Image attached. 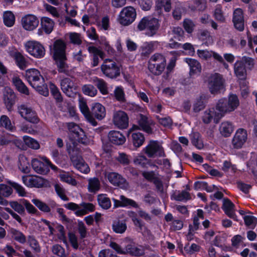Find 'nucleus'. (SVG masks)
I'll use <instances>...</instances> for the list:
<instances>
[{
	"instance_id": "54",
	"label": "nucleus",
	"mask_w": 257,
	"mask_h": 257,
	"mask_svg": "<svg viewBox=\"0 0 257 257\" xmlns=\"http://www.w3.org/2000/svg\"><path fill=\"white\" fill-rule=\"evenodd\" d=\"M77 153H75V155ZM74 161H71L74 163V164L75 165L76 168L79 170L81 172L84 173H88L89 172V168L88 166L86 164L82 163L81 162H77V157L75 156Z\"/></svg>"
},
{
	"instance_id": "17",
	"label": "nucleus",
	"mask_w": 257,
	"mask_h": 257,
	"mask_svg": "<svg viewBox=\"0 0 257 257\" xmlns=\"http://www.w3.org/2000/svg\"><path fill=\"white\" fill-rule=\"evenodd\" d=\"M232 22L234 28L239 32L244 29V19L243 12L240 8L235 9L233 13Z\"/></svg>"
},
{
	"instance_id": "24",
	"label": "nucleus",
	"mask_w": 257,
	"mask_h": 257,
	"mask_svg": "<svg viewBox=\"0 0 257 257\" xmlns=\"http://www.w3.org/2000/svg\"><path fill=\"white\" fill-rule=\"evenodd\" d=\"M12 82L13 85L15 86L19 92L27 95H29L30 92L28 88L19 76L13 77Z\"/></svg>"
},
{
	"instance_id": "10",
	"label": "nucleus",
	"mask_w": 257,
	"mask_h": 257,
	"mask_svg": "<svg viewBox=\"0 0 257 257\" xmlns=\"http://www.w3.org/2000/svg\"><path fill=\"white\" fill-rule=\"evenodd\" d=\"M60 86L63 93L69 97H74L78 93V86L71 78H62L60 81Z\"/></svg>"
},
{
	"instance_id": "21",
	"label": "nucleus",
	"mask_w": 257,
	"mask_h": 257,
	"mask_svg": "<svg viewBox=\"0 0 257 257\" xmlns=\"http://www.w3.org/2000/svg\"><path fill=\"white\" fill-rule=\"evenodd\" d=\"M184 62L187 63L190 68L189 75L191 77L199 75L202 70L200 63L196 60L192 58H186Z\"/></svg>"
},
{
	"instance_id": "2",
	"label": "nucleus",
	"mask_w": 257,
	"mask_h": 257,
	"mask_svg": "<svg viewBox=\"0 0 257 257\" xmlns=\"http://www.w3.org/2000/svg\"><path fill=\"white\" fill-rule=\"evenodd\" d=\"M25 77L30 85L40 94L47 96L49 94L47 85L40 72L35 68L26 71Z\"/></svg>"
},
{
	"instance_id": "50",
	"label": "nucleus",
	"mask_w": 257,
	"mask_h": 257,
	"mask_svg": "<svg viewBox=\"0 0 257 257\" xmlns=\"http://www.w3.org/2000/svg\"><path fill=\"white\" fill-rule=\"evenodd\" d=\"M130 216L132 217V221L134 222V225L138 227V231L141 232L146 227L145 223L141 220L136 217V214L134 212H131L130 213Z\"/></svg>"
},
{
	"instance_id": "5",
	"label": "nucleus",
	"mask_w": 257,
	"mask_h": 257,
	"mask_svg": "<svg viewBox=\"0 0 257 257\" xmlns=\"http://www.w3.org/2000/svg\"><path fill=\"white\" fill-rule=\"evenodd\" d=\"M160 24L158 19L150 17H144L139 22L137 28L139 31H147L149 36L155 35L159 28Z\"/></svg>"
},
{
	"instance_id": "58",
	"label": "nucleus",
	"mask_w": 257,
	"mask_h": 257,
	"mask_svg": "<svg viewBox=\"0 0 257 257\" xmlns=\"http://www.w3.org/2000/svg\"><path fill=\"white\" fill-rule=\"evenodd\" d=\"M21 115L26 120L31 123H37L40 120L36 113H21Z\"/></svg>"
},
{
	"instance_id": "42",
	"label": "nucleus",
	"mask_w": 257,
	"mask_h": 257,
	"mask_svg": "<svg viewBox=\"0 0 257 257\" xmlns=\"http://www.w3.org/2000/svg\"><path fill=\"white\" fill-rule=\"evenodd\" d=\"M82 90L84 94L93 97L97 93L96 88L91 84H85L82 87Z\"/></svg>"
},
{
	"instance_id": "25",
	"label": "nucleus",
	"mask_w": 257,
	"mask_h": 257,
	"mask_svg": "<svg viewBox=\"0 0 257 257\" xmlns=\"http://www.w3.org/2000/svg\"><path fill=\"white\" fill-rule=\"evenodd\" d=\"M234 205L228 199H223V209L225 214L230 218L237 220L236 216L234 213Z\"/></svg>"
},
{
	"instance_id": "36",
	"label": "nucleus",
	"mask_w": 257,
	"mask_h": 257,
	"mask_svg": "<svg viewBox=\"0 0 257 257\" xmlns=\"http://www.w3.org/2000/svg\"><path fill=\"white\" fill-rule=\"evenodd\" d=\"M154 42L144 43L140 48V51L141 52L142 56L148 57L154 51Z\"/></svg>"
},
{
	"instance_id": "56",
	"label": "nucleus",
	"mask_w": 257,
	"mask_h": 257,
	"mask_svg": "<svg viewBox=\"0 0 257 257\" xmlns=\"http://www.w3.org/2000/svg\"><path fill=\"white\" fill-rule=\"evenodd\" d=\"M0 122L2 126L5 127L6 129L13 131L14 129L9 118L6 115H2L1 117Z\"/></svg>"
},
{
	"instance_id": "53",
	"label": "nucleus",
	"mask_w": 257,
	"mask_h": 257,
	"mask_svg": "<svg viewBox=\"0 0 257 257\" xmlns=\"http://www.w3.org/2000/svg\"><path fill=\"white\" fill-rule=\"evenodd\" d=\"M191 142L197 148L201 149L203 147L202 141L200 139V135L198 133H194L191 136Z\"/></svg>"
},
{
	"instance_id": "59",
	"label": "nucleus",
	"mask_w": 257,
	"mask_h": 257,
	"mask_svg": "<svg viewBox=\"0 0 257 257\" xmlns=\"http://www.w3.org/2000/svg\"><path fill=\"white\" fill-rule=\"evenodd\" d=\"M173 197L174 199L179 201L187 200L190 199L189 193L186 191H182L181 192H178L177 193H175L173 194Z\"/></svg>"
},
{
	"instance_id": "12",
	"label": "nucleus",
	"mask_w": 257,
	"mask_h": 257,
	"mask_svg": "<svg viewBox=\"0 0 257 257\" xmlns=\"http://www.w3.org/2000/svg\"><path fill=\"white\" fill-rule=\"evenodd\" d=\"M109 63L103 64L101 66V69L103 73L107 77L110 78H116L120 75V69L115 62L109 60Z\"/></svg>"
},
{
	"instance_id": "6",
	"label": "nucleus",
	"mask_w": 257,
	"mask_h": 257,
	"mask_svg": "<svg viewBox=\"0 0 257 257\" xmlns=\"http://www.w3.org/2000/svg\"><path fill=\"white\" fill-rule=\"evenodd\" d=\"M239 104L237 96L236 94H231L228 99H220L216 105V109L219 112H231L237 107Z\"/></svg>"
},
{
	"instance_id": "37",
	"label": "nucleus",
	"mask_w": 257,
	"mask_h": 257,
	"mask_svg": "<svg viewBox=\"0 0 257 257\" xmlns=\"http://www.w3.org/2000/svg\"><path fill=\"white\" fill-rule=\"evenodd\" d=\"M125 254H130L132 255L140 256L143 254L142 250L136 247L132 243H128L124 248Z\"/></svg>"
},
{
	"instance_id": "61",
	"label": "nucleus",
	"mask_w": 257,
	"mask_h": 257,
	"mask_svg": "<svg viewBox=\"0 0 257 257\" xmlns=\"http://www.w3.org/2000/svg\"><path fill=\"white\" fill-rule=\"evenodd\" d=\"M32 202L42 211L49 212L50 211V207L45 203L39 199H34Z\"/></svg>"
},
{
	"instance_id": "23",
	"label": "nucleus",
	"mask_w": 257,
	"mask_h": 257,
	"mask_svg": "<svg viewBox=\"0 0 257 257\" xmlns=\"http://www.w3.org/2000/svg\"><path fill=\"white\" fill-rule=\"evenodd\" d=\"M87 49L89 53L93 54V60L91 63L92 67L97 66L99 63L98 57L103 59L104 53L102 50L94 46H89Z\"/></svg>"
},
{
	"instance_id": "39",
	"label": "nucleus",
	"mask_w": 257,
	"mask_h": 257,
	"mask_svg": "<svg viewBox=\"0 0 257 257\" xmlns=\"http://www.w3.org/2000/svg\"><path fill=\"white\" fill-rule=\"evenodd\" d=\"M3 22L5 26L8 27L13 26L15 22V17L11 11H7L4 13Z\"/></svg>"
},
{
	"instance_id": "35",
	"label": "nucleus",
	"mask_w": 257,
	"mask_h": 257,
	"mask_svg": "<svg viewBox=\"0 0 257 257\" xmlns=\"http://www.w3.org/2000/svg\"><path fill=\"white\" fill-rule=\"evenodd\" d=\"M83 114L86 120L93 126L97 125L95 118L100 120L105 116V113H83Z\"/></svg>"
},
{
	"instance_id": "7",
	"label": "nucleus",
	"mask_w": 257,
	"mask_h": 257,
	"mask_svg": "<svg viewBox=\"0 0 257 257\" xmlns=\"http://www.w3.org/2000/svg\"><path fill=\"white\" fill-rule=\"evenodd\" d=\"M138 125H134L133 130H141L148 134L153 133L152 126L155 124L154 121L147 115L139 113L137 116Z\"/></svg>"
},
{
	"instance_id": "31",
	"label": "nucleus",
	"mask_w": 257,
	"mask_h": 257,
	"mask_svg": "<svg viewBox=\"0 0 257 257\" xmlns=\"http://www.w3.org/2000/svg\"><path fill=\"white\" fill-rule=\"evenodd\" d=\"M49 87L51 94L55 99L56 102L57 103L62 102L63 98L58 87L51 81H50L49 83Z\"/></svg>"
},
{
	"instance_id": "49",
	"label": "nucleus",
	"mask_w": 257,
	"mask_h": 257,
	"mask_svg": "<svg viewBox=\"0 0 257 257\" xmlns=\"http://www.w3.org/2000/svg\"><path fill=\"white\" fill-rule=\"evenodd\" d=\"M134 163L136 165H139L143 168H145L147 165L150 164V160L144 155H140L137 156L134 159Z\"/></svg>"
},
{
	"instance_id": "43",
	"label": "nucleus",
	"mask_w": 257,
	"mask_h": 257,
	"mask_svg": "<svg viewBox=\"0 0 257 257\" xmlns=\"http://www.w3.org/2000/svg\"><path fill=\"white\" fill-rule=\"evenodd\" d=\"M95 85L102 95L108 93L107 83L102 79L96 78Z\"/></svg>"
},
{
	"instance_id": "40",
	"label": "nucleus",
	"mask_w": 257,
	"mask_h": 257,
	"mask_svg": "<svg viewBox=\"0 0 257 257\" xmlns=\"http://www.w3.org/2000/svg\"><path fill=\"white\" fill-rule=\"evenodd\" d=\"M132 138L133 145L137 148L141 147L145 140L144 135L140 132L133 133Z\"/></svg>"
},
{
	"instance_id": "13",
	"label": "nucleus",
	"mask_w": 257,
	"mask_h": 257,
	"mask_svg": "<svg viewBox=\"0 0 257 257\" xmlns=\"http://www.w3.org/2000/svg\"><path fill=\"white\" fill-rule=\"evenodd\" d=\"M224 82L222 76L220 74L215 73L212 75L208 83L211 93L215 94L223 89Z\"/></svg>"
},
{
	"instance_id": "22",
	"label": "nucleus",
	"mask_w": 257,
	"mask_h": 257,
	"mask_svg": "<svg viewBox=\"0 0 257 257\" xmlns=\"http://www.w3.org/2000/svg\"><path fill=\"white\" fill-rule=\"evenodd\" d=\"M108 138L110 143L116 145H122L126 141L125 137L122 133L114 130L108 133Z\"/></svg>"
},
{
	"instance_id": "26",
	"label": "nucleus",
	"mask_w": 257,
	"mask_h": 257,
	"mask_svg": "<svg viewBox=\"0 0 257 257\" xmlns=\"http://www.w3.org/2000/svg\"><path fill=\"white\" fill-rule=\"evenodd\" d=\"M234 73L239 79H245L246 71L244 63L241 61H237L234 64Z\"/></svg>"
},
{
	"instance_id": "15",
	"label": "nucleus",
	"mask_w": 257,
	"mask_h": 257,
	"mask_svg": "<svg viewBox=\"0 0 257 257\" xmlns=\"http://www.w3.org/2000/svg\"><path fill=\"white\" fill-rule=\"evenodd\" d=\"M105 176L108 180L113 186L119 187L122 189H126L128 184L126 179L121 175L116 172H109Z\"/></svg>"
},
{
	"instance_id": "44",
	"label": "nucleus",
	"mask_w": 257,
	"mask_h": 257,
	"mask_svg": "<svg viewBox=\"0 0 257 257\" xmlns=\"http://www.w3.org/2000/svg\"><path fill=\"white\" fill-rule=\"evenodd\" d=\"M22 199L18 201H12L10 202L11 207L16 212L21 215H24L25 214V209L24 207V205L22 202Z\"/></svg>"
},
{
	"instance_id": "18",
	"label": "nucleus",
	"mask_w": 257,
	"mask_h": 257,
	"mask_svg": "<svg viewBox=\"0 0 257 257\" xmlns=\"http://www.w3.org/2000/svg\"><path fill=\"white\" fill-rule=\"evenodd\" d=\"M247 132L243 128H239L232 140V145L235 149H240L246 141Z\"/></svg>"
},
{
	"instance_id": "46",
	"label": "nucleus",
	"mask_w": 257,
	"mask_h": 257,
	"mask_svg": "<svg viewBox=\"0 0 257 257\" xmlns=\"http://www.w3.org/2000/svg\"><path fill=\"white\" fill-rule=\"evenodd\" d=\"M126 223L122 221H115L112 224V229L117 233H123L126 230Z\"/></svg>"
},
{
	"instance_id": "38",
	"label": "nucleus",
	"mask_w": 257,
	"mask_h": 257,
	"mask_svg": "<svg viewBox=\"0 0 257 257\" xmlns=\"http://www.w3.org/2000/svg\"><path fill=\"white\" fill-rule=\"evenodd\" d=\"M32 166L34 170L37 173L44 174L46 172L44 164L37 159L32 160Z\"/></svg>"
},
{
	"instance_id": "47",
	"label": "nucleus",
	"mask_w": 257,
	"mask_h": 257,
	"mask_svg": "<svg viewBox=\"0 0 257 257\" xmlns=\"http://www.w3.org/2000/svg\"><path fill=\"white\" fill-rule=\"evenodd\" d=\"M170 54L173 56L170 59L168 65L166 66V70L169 72H172L176 66L177 58V57L179 56V54L177 51H171Z\"/></svg>"
},
{
	"instance_id": "64",
	"label": "nucleus",
	"mask_w": 257,
	"mask_h": 257,
	"mask_svg": "<svg viewBox=\"0 0 257 257\" xmlns=\"http://www.w3.org/2000/svg\"><path fill=\"white\" fill-rule=\"evenodd\" d=\"M90 112H105V108L99 102H92L89 104Z\"/></svg>"
},
{
	"instance_id": "30",
	"label": "nucleus",
	"mask_w": 257,
	"mask_h": 257,
	"mask_svg": "<svg viewBox=\"0 0 257 257\" xmlns=\"http://www.w3.org/2000/svg\"><path fill=\"white\" fill-rule=\"evenodd\" d=\"M80 209L76 211L75 213L77 216H81L94 210L95 206L90 203L82 202L80 204Z\"/></svg>"
},
{
	"instance_id": "14",
	"label": "nucleus",
	"mask_w": 257,
	"mask_h": 257,
	"mask_svg": "<svg viewBox=\"0 0 257 257\" xmlns=\"http://www.w3.org/2000/svg\"><path fill=\"white\" fill-rule=\"evenodd\" d=\"M16 99L17 96L13 90L10 87H6L4 92V102L8 111L12 112L14 110Z\"/></svg>"
},
{
	"instance_id": "27",
	"label": "nucleus",
	"mask_w": 257,
	"mask_h": 257,
	"mask_svg": "<svg viewBox=\"0 0 257 257\" xmlns=\"http://www.w3.org/2000/svg\"><path fill=\"white\" fill-rule=\"evenodd\" d=\"M208 102V97L205 94L201 95L197 98L193 104V110L194 112H199L202 110Z\"/></svg>"
},
{
	"instance_id": "3",
	"label": "nucleus",
	"mask_w": 257,
	"mask_h": 257,
	"mask_svg": "<svg viewBox=\"0 0 257 257\" xmlns=\"http://www.w3.org/2000/svg\"><path fill=\"white\" fill-rule=\"evenodd\" d=\"M69 139L71 144H67V151L70 157L71 160L74 161L75 160V153H77L80 151V149L78 147V143L87 145L89 143V141L85 132L81 128L79 129V131L75 132L74 135H71Z\"/></svg>"
},
{
	"instance_id": "32",
	"label": "nucleus",
	"mask_w": 257,
	"mask_h": 257,
	"mask_svg": "<svg viewBox=\"0 0 257 257\" xmlns=\"http://www.w3.org/2000/svg\"><path fill=\"white\" fill-rule=\"evenodd\" d=\"M223 116L222 113H204L202 120L206 124H208L212 121L214 123H217Z\"/></svg>"
},
{
	"instance_id": "41",
	"label": "nucleus",
	"mask_w": 257,
	"mask_h": 257,
	"mask_svg": "<svg viewBox=\"0 0 257 257\" xmlns=\"http://www.w3.org/2000/svg\"><path fill=\"white\" fill-rule=\"evenodd\" d=\"M97 201L99 205L104 209H108L111 206L110 200L105 194L98 195Z\"/></svg>"
},
{
	"instance_id": "4",
	"label": "nucleus",
	"mask_w": 257,
	"mask_h": 257,
	"mask_svg": "<svg viewBox=\"0 0 257 257\" xmlns=\"http://www.w3.org/2000/svg\"><path fill=\"white\" fill-rule=\"evenodd\" d=\"M166 67V59L164 55L156 53L148 61V69L154 75L159 76Z\"/></svg>"
},
{
	"instance_id": "1",
	"label": "nucleus",
	"mask_w": 257,
	"mask_h": 257,
	"mask_svg": "<svg viewBox=\"0 0 257 257\" xmlns=\"http://www.w3.org/2000/svg\"><path fill=\"white\" fill-rule=\"evenodd\" d=\"M66 42L61 39L55 40L53 45L52 58L57 66L58 71L66 74L68 72V65L66 63Z\"/></svg>"
},
{
	"instance_id": "51",
	"label": "nucleus",
	"mask_w": 257,
	"mask_h": 257,
	"mask_svg": "<svg viewBox=\"0 0 257 257\" xmlns=\"http://www.w3.org/2000/svg\"><path fill=\"white\" fill-rule=\"evenodd\" d=\"M114 97L115 99L120 102H123L125 100V94L122 86H117L114 90Z\"/></svg>"
},
{
	"instance_id": "11",
	"label": "nucleus",
	"mask_w": 257,
	"mask_h": 257,
	"mask_svg": "<svg viewBox=\"0 0 257 257\" xmlns=\"http://www.w3.org/2000/svg\"><path fill=\"white\" fill-rule=\"evenodd\" d=\"M144 151L149 158H154L156 156L160 157L165 156L162 147L157 141H150L149 144L144 149Z\"/></svg>"
},
{
	"instance_id": "52",
	"label": "nucleus",
	"mask_w": 257,
	"mask_h": 257,
	"mask_svg": "<svg viewBox=\"0 0 257 257\" xmlns=\"http://www.w3.org/2000/svg\"><path fill=\"white\" fill-rule=\"evenodd\" d=\"M24 141L26 145L33 149H38L40 148L39 143L35 140L28 136L24 137Z\"/></svg>"
},
{
	"instance_id": "48",
	"label": "nucleus",
	"mask_w": 257,
	"mask_h": 257,
	"mask_svg": "<svg viewBox=\"0 0 257 257\" xmlns=\"http://www.w3.org/2000/svg\"><path fill=\"white\" fill-rule=\"evenodd\" d=\"M19 168L24 173H29L30 172L29 163L25 157H22L19 159Z\"/></svg>"
},
{
	"instance_id": "8",
	"label": "nucleus",
	"mask_w": 257,
	"mask_h": 257,
	"mask_svg": "<svg viewBox=\"0 0 257 257\" xmlns=\"http://www.w3.org/2000/svg\"><path fill=\"white\" fill-rule=\"evenodd\" d=\"M25 46L27 52L36 58H42L45 55V48L39 42L29 41L25 44Z\"/></svg>"
},
{
	"instance_id": "9",
	"label": "nucleus",
	"mask_w": 257,
	"mask_h": 257,
	"mask_svg": "<svg viewBox=\"0 0 257 257\" xmlns=\"http://www.w3.org/2000/svg\"><path fill=\"white\" fill-rule=\"evenodd\" d=\"M137 17L136 9L129 6L123 8L119 15V23L123 26H128L133 23Z\"/></svg>"
},
{
	"instance_id": "19",
	"label": "nucleus",
	"mask_w": 257,
	"mask_h": 257,
	"mask_svg": "<svg viewBox=\"0 0 257 257\" xmlns=\"http://www.w3.org/2000/svg\"><path fill=\"white\" fill-rule=\"evenodd\" d=\"M10 55L14 59L17 66L22 70H25L27 67L28 62L23 54L16 50L11 51Z\"/></svg>"
},
{
	"instance_id": "45",
	"label": "nucleus",
	"mask_w": 257,
	"mask_h": 257,
	"mask_svg": "<svg viewBox=\"0 0 257 257\" xmlns=\"http://www.w3.org/2000/svg\"><path fill=\"white\" fill-rule=\"evenodd\" d=\"M89 191L90 192H95L100 188V182L98 178H90L88 180V186Z\"/></svg>"
},
{
	"instance_id": "20",
	"label": "nucleus",
	"mask_w": 257,
	"mask_h": 257,
	"mask_svg": "<svg viewBox=\"0 0 257 257\" xmlns=\"http://www.w3.org/2000/svg\"><path fill=\"white\" fill-rule=\"evenodd\" d=\"M113 122L114 125L119 129H125L128 126V117L127 113H115Z\"/></svg>"
},
{
	"instance_id": "33",
	"label": "nucleus",
	"mask_w": 257,
	"mask_h": 257,
	"mask_svg": "<svg viewBox=\"0 0 257 257\" xmlns=\"http://www.w3.org/2000/svg\"><path fill=\"white\" fill-rule=\"evenodd\" d=\"M10 233L12 238L18 242L24 244L26 242V237L21 231L15 228H11L10 230Z\"/></svg>"
},
{
	"instance_id": "28",
	"label": "nucleus",
	"mask_w": 257,
	"mask_h": 257,
	"mask_svg": "<svg viewBox=\"0 0 257 257\" xmlns=\"http://www.w3.org/2000/svg\"><path fill=\"white\" fill-rule=\"evenodd\" d=\"M54 25V21L50 18L44 17L41 20V28L47 34H50L53 31Z\"/></svg>"
},
{
	"instance_id": "16",
	"label": "nucleus",
	"mask_w": 257,
	"mask_h": 257,
	"mask_svg": "<svg viewBox=\"0 0 257 257\" xmlns=\"http://www.w3.org/2000/svg\"><path fill=\"white\" fill-rule=\"evenodd\" d=\"M21 23L23 28L27 31H33L39 25L38 18L32 14H28L22 17Z\"/></svg>"
},
{
	"instance_id": "62",
	"label": "nucleus",
	"mask_w": 257,
	"mask_h": 257,
	"mask_svg": "<svg viewBox=\"0 0 257 257\" xmlns=\"http://www.w3.org/2000/svg\"><path fill=\"white\" fill-rule=\"evenodd\" d=\"M116 160L122 165L126 166L130 164L129 156L124 153H119Z\"/></svg>"
},
{
	"instance_id": "57",
	"label": "nucleus",
	"mask_w": 257,
	"mask_h": 257,
	"mask_svg": "<svg viewBox=\"0 0 257 257\" xmlns=\"http://www.w3.org/2000/svg\"><path fill=\"white\" fill-rule=\"evenodd\" d=\"M13 192L12 188L4 184H0V195L8 197L10 196Z\"/></svg>"
},
{
	"instance_id": "63",
	"label": "nucleus",
	"mask_w": 257,
	"mask_h": 257,
	"mask_svg": "<svg viewBox=\"0 0 257 257\" xmlns=\"http://www.w3.org/2000/svg\"><path fill=\"white\" fill-rule=\"evenodd\" d=\"M183 26L187 33L191 34L194 30L195 25L192 20L185 19L183 21Z\"/></svg>"
},
{
	"instance_id": "60",
	"label": "nucleus",
	"mask_w": 257,
	"mask_h": 257,
	"mask_svg": "<svg viewBox=\"0 0 257 257\" xmlns=\"http://www.w3.org/2000/svg\"><path fill=\"white\" fill-rule=\"evenodd\" d=\"M65 125L67 126L68 130V137L69 139L71 137V135H74L79 129L81 128L78 124L74 122H66Z\"/></svg>"
},
{
	"instance_id": "29",
	"label": "nucleus",
	"mask_w": 257,
	"mask_h": 257,
	"mask_svg": "<svg viewBox=\"0 0 257 257\" xmlns=\"http://www.w3.org/2000/svg\"><path fill=\"white\" fill-rule=\"evenodd\" d=\"M219 130L221 136L227 138L233 132L234 126L230 122L224 121L221 123Z\"/></svg>"
},
{
	"instance_id": "55",
	"label": "nucleus",
	"mask_w": 257,
	"mask_h": 257,
	"mask_svg": "<svg viewBox=\"0 0 257 257\" xmlns=\"http://www.w3.org/2000/svg\"><path fill=\"white\" fill-rule=\"evenodd\" d=\"M31 183L29 184L30 187H35L37 188L42 187L44 186V182L42 178L40 177H32L31 178Z\"/></svg>"
},
{
	"instance_id": "34",
	"label": "nucleus",
	"mask_w": 257,
	"mask_h": 257,
	"mask_svg": "<svg viewBox=\"0 0 257 257\" xmlns=\"http://www.w3.org/2000/svg\"><path fill=\"white\" fill-rule=\"evenodd\" d=\"M156 8L157 11L164 9L166 12H169L172 8L171 0H156Z\"/></svg>"
}]
</instances>
